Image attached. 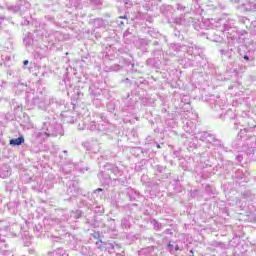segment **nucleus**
<instances>
[{"label":"nucleus","instance_id":"obj_22","mask_svg":"<svg viewBox=\"0 0 256 256\" xmlns=\"http://www.w3.org/2000/svg\"><path fill=\"white\" fill-rule=\"evenodd\" d=\"M15 9V7L14 6H10V7H8V11H13Z\"/></svg>","mask_w":256,"mask_h":256},{"label":"nucleus","instance_id":"obj_5","mask_svg":"<svg viewBox=\"0 0 256 256\" xmlns=\"http://www.w3.org/2000/svg\"><path fill=\"white\" fill-rule=\"evenodd\" d=\"M23 143H25V138L23 136H20L18 138H14L10 140V145H12V147H17L19 145H23Z\"/></svg>","mask_w":256,"mask_h":256},{"label":"nucleus","instance_id":"obj_34","mask_svg":"<svg viewBox=\"0 0 256 256\" xmlns=\"http://www.w3.org/2000/svg\"><path fill=\"white\" fill-rule=\"evenodd\" d=\"M56 239H57V240H56V242H59V240H60L61 238H59V237H56Z\"/></svg>","mask_w":256,"mask_h":256},{"label":"nucleus","instance_id":"obj_30","mask_svg":"<svg viewBox=\"0 0 256 256\" xmlns=\"http://www.w3.org/2000/svg\"><path fill=\"white\" fill-rule=\"evenodd\" d=\"M0 87H3V80H0Z\"/></svg>","mask_w":256,"mask_h":256},{"label":"nucleus","instance_id":"obj_42","mask_svg":"<svg viewBox=\"0 0 256 256\" xmlns=\"http://www.w3.org/2000/svg\"><path fill=\"white\" fill-rule=\"evenodd\" d=\"M64 153H67V150H64Z\"/></svg>","mask_w":256,"mask_h":256},{"label":"nucleus","instance_id":"obj_31","mask_svg":"<svg viewBox=\"0 0 256 256\" xmlns=\"http://www.w3.org/2000/svg\"><path fill=\"white\" fill-rule=\"evenodd\" d=\"M24 43H26V47H27V45H29V42H27V40H24Z\"/></svg>","mask_w":256,"mask_h":256},{"label":"nucleus","instance_id":"obj_26","mask_svg":"<svg viewBox=\"0 0 256 256\" xmlns=\"http://www.w3.org/2000/svg\"><path fill=\"white\" fill-rule=\"evenodd\" d=\"M129 5H131V2H125L126 7H129Z\"/></svg>","mask_w":256,"mask_h":256},{"label":"nucleus","instance_id":"obj_21","mask_svg":"<svg viewBox=\"0 0 256 256\" xmlns=\"http://www.w3.org/2000/svg\"><path fill=\"white\" fill-rule=\"evenodd\" d=\"M243 59H245V61H250V59H249V56H248V55H244V56H243Z\"/></svg>","mask_w":256,"mask_h":256},{"label":"nucleus","instance_id":"obj_10","mask_svg":"<svg viewBox=\"0 0 256 256\" xmlns=\"http://www.w3.org/2000/svg\"><path fill=\"white\" fill-rule=\"evenodd\" d=\"M66 123H75V117L73 116V112H68L65 116Z\"/></svg>","mask_w":256,"mask_h":256},{"label":"nucleus","instance_id":"obj_36","mask_svg":"<svg viewBox=\"0 0 256 256\" xmlns=\"http://www.w3.org/2000/svg\"><path fill=\"white\" fill-rule=\"evenodd\" d=\"M190 253H191V255H190V256H193V250H190Z\"/></svg>","mask_w":256,"mask_h":256},{"label":"nucleus","instance_id":"obj_7","mask_svg":"<svg viewBox=\"0 0 256 256\" xmlns=\"http://www.w3.org/2000/svg\"><path fill=\"white\" fill-rule=\"evenodd\" d=\"M207 143H214V145H218V147H221V140L217 139L215 135L209 133L208 134V139L206 140Z\"/></svg>","mask_w":256,"mask_h":256},{"label":"nucleus","instance_id":"obj_37","mask_svg":"<svg viewBox=\"0 0 256 256\" xmlns=\"http://www.w3.org/2000/svg\"><path fill=\"white\" fill-rule=\"evenodd\" d=\"M220 147H222V149H225V146H223V144H221V146Z\"/></svg>","mask_w":256,"mask_h":256},{"label":"nucleus","instance_id":"obj_11","mask_svg":"<svg viewBox=\"0 0 256 256\" xmlns=\"http://www.w3.org/2000/svg\"><path fill=\"white\" fill-rule=\"evenodd\" d=\"M34 105H38L39 109H45V102L40 101L39 98H34Z\"/></svg>","mask_w":256,"mask_h":256},{"label":"nucleus","instance_id":"obj_15","mask_svg":"<svg viewBox=\"0 0 256 256\" xmlns=\"http://www.w3.org/2000/svg\"><path fill=\"white\" fill-rule=\"evenodd\" d=\"M110 71H121V66L118 64H115L110 67Z\"/></svg>","mask_w":256,"mask_h":256},{"label":"nucleus","instance_id":"obj_18","mask_svg":"<svg viewBox=\"0 0 256 256\" xmlns=\"http://www.w3.org/2000/svg\"><path fill=\"white\" fill-rule=\"evenodd\" d=\"M39 229H41V227L35 226V228H34V231L38 235V237H39V235H41Z\"/></svg>","mask_w":256,"mask_h":256},{"label":"nucleus","instance_id":"obj_13","mask_svg":"<svg viewBox=\"0 0 256 256\" xmlns=\"http://www.w3.org/2000/svg\"><path fill=\"white\" fill-rule=\"evenodd\" d=\"M151 224L153 225L155 231H160L161 223H159L157 220H152Z\"/></svg>","mask_w":256,"mask_h":256},{"label":"nucleus","instance_id":"obj_2","mask_svg":"<svg viewBox=\"0 0 256 256\" xmlns=\"http://www.w3.org/2000/svg\"><path fill=\"white\" fill-rule=\"evenodd\" d=\"M67 193L71 195V197H75L77 193H79V183L77 181H70Z\"/></svg>","mask_w":256,"mask_h":256},{"label":"nucleus","instance_id":"obj_25","mask_svg":"<svg viewBox=\"0 0 256 256\" xmlns=\"http://www.w3.org/2000/svg\"><path fill=\"white\" fill-rule=\"evenodd\" d=\"M23 65H29V60H25V61L23 62Z\"/></svg>","mask_w":256,"mask_h":256},{"label":"nucleus","instance_id":"obj_27","mask_svg":"<svg viewBox=\"0 0 256 256\" xmlns=\"http://www.w3.org/2000/svg\"><path fill=\"white\" fill-rule=\"evenodd\" d=\"M156 146H157L158 149H161V144L156 143Z\"/></svg>","mask_w":256,"mask_h":256},{"label":"nucleus","instance_id":"obj_40","mask_svg":"<svg viewBox=\"0 0 256 256\" xmlns=\"http://www.w3.org/2000/svg\"><path fill=\"white\" fill-rule=\"evenodd\" d=\"M101 175L103 176V175H105V173L102 172Z\"/></svg>","mask_w":256,"mask_h":256},{"label":"nucleus","instance_id":"obj_29","mask_svg":"<svg viewBox=\"0 0 256 256\" xmlns=\"http://www.w3.org/2000/svg\"><path fill=\"white\" fill-rule=\"evenodd\" d=\"M180 23H185V18H181Z\"/></svg>","mask_w":256,"mask_h":256},{"label":"nucleus","instance_id":"obj_28","mask_svg":"<svg viewBox=\"0 0 256 256\" xmlns=\"http://www.w3.org/2000/svg\"><path fill=\"white\" fill-rule=\"evenodd\" d=\"M119 19H127V16H120Z\"/></svg>","mask_w":256,"mask_h":256},{"label":"nucleus","instance_id":"obj_6","mask_svg":"<svg viewBox=\"0 0 256 256\" xmlns=\"http://www.w3.org/2000/svg\"><path fill=\"white\" fill-rule=\"evenodd\" d=\"M49 256H69L63 248H58L48 253Z\"/></svg>","mask_w":256,"mask_h":256},{"label":"nucleus","instance_id":"obj_39","mask_svg":"<svg viewBox=\"0 0 256 256\" xmlns=\"http://www.w3.org/2000/svg\"><path fill=\"white\" fill-rule=\"evenodd\" d=\"M195 29L199 30V28H197V26H195Z\"/></svg>","mask_w":256,"mask_h":256},{"label":"nucleus","instance_id":"obj_17","mask_svg":"<svg viewBox=\"0 0 256 256\" xmlns=\"http://www.w3.org/2000/svg\"><path fill=\"white\" fill-rule=\"evenodd\" d=\"M177 10L178 11H185V7L181 4H177Z\"/></svg>","mask_w":256,"mask_h":256},{"label":"nucleus","instance_id":"obj_32","mask_svg":"<svg viewBox=\"0 0 256 256\" xmlns=\"http://www.w3.org/2000/svg\"><path fill=\"white\" fill-rule=\"evenodd\" d=\"M154 45H159V41H155V42H154Z\"/></svg>","mask_w":256,"mask_h":256},{"label":"nucleus","instance_id":"obj_16","mask_svg":"<svg viewBox=\"0 0 256 256\" xmlns=\"http://www.w3.org/2000/svg\"><path fill=\"white\" fill-rule=\"evenodd\" d=\"M200 137L203 141H207L209 138V132H202Z\"/></svg>","mask_w":256,"mask_h":256},{"label":"nucleus","instance_id":"obj_1","mask_svg":"<svg viewBox=\"0 0 256 256\" xmlns=\"http://www.w3.org/2000/svg\"><path fill=\"white\" fill-rule=\"evenodd\" d=\"M42 129H46L44 132L45 137H57L61 135L62 127L59 124L49 126V123L44 122Z\"/></svg>","mask_w":256,"mask_h":256},{"label":"nucleus","instance_id":"obj_41","mask_svg":"<svg viewBox=\"0 0 256 256\" xmlns=\"http://www.w3.org/2000/svg\"><path fill=\"white\" fill-rule=\"evenodd\" d=\"M0 9H3V6H0Z\"/></svg>","mask_w":256,"mask_h":256},{"label":"nucleus","instance_id":"obj_43","mask_svg":"<svg viewBox=\"0 0 256 256\" xmlns=\"http://www.w3.org/2000/svg\"><path fill=\"white\" fill-rule=\"evenodd\" d=\"M117 1H121V0H117Z\"/></svg>","mask_w":256,"mask_h":256},{"label":"nucleus","instance_id":"obj_20","mask_svg":"<svg viewBox=\"0 0 256 256\" xmlns=\"http://www.w3.org/2000/svg\"><path fill=\"white\" fill-rule=\"evenodd\" d=\"M13 11H14V12L21 11V7L15 6Z\"/></svg>","mask_w":256,"mask_h":256},{"label":"nucleus","instance_id":"obj_9","mask_svg":"<svg viewBox=\"0 0 256 256\" xmlns=\"http://www.w3.org/2000/svg\"><path fill=\"white\" fill-rule=\"evenodd\" d=\"M246 11H256V3L255 2H248L244 4Z\"/></svg>","mask_w":256,"mask_h":256},{"label":"nucleus","instance_id":"obj_14","mask_svg":"<svg viewBox=\"0 0 256 256\" xmlns=\"http://www.w3.org/2000/svg\"><path fill=\"white\" fill-rule=\"evenodd\" d=\"M240 23H242L243 25H249L251 23V20H249V18L247 17H241L239 19Z\"/></svg>","mask_w":256,"mask_h":256},{"label":"nucleus","instance_id":"obj_3","mask_svg":"<svg viewBox=\"0 0 256 256\" xmlns=\"http://www.w3.org/2000/svg\"><path fill=\"white\" fill-rule=\"evenodd\" d=\"M11 176V167L7 164H3L0 168V179H7Z\"/></svg>","mask_w":256,"mask_h":256},{"label":"nucleus","instance_id":"obj_24","mask_svg":"<svg viewBox=\"0 0 256 256\" xmlns=\"http://www.w3.org/2000/svg\"><path fill=\"white\" fill-rule=\"evenodd\" d=\"M101 191H103V189L98 188V189H96V190L94 191V193L101 192Z\"/></svg>","mask_w":256,"mask_h":256},{"label":"nucleus","instance_id":"obj_23","mask_svg":"<svg viewBox=\"0 0 256 256\" xmlns=\"http://www.w3.org/2000/svg\"><path fill=\"white\" fill-rule=\"evenodd\" d=\"M220 53H221V55H225V54L227 53V51H225V50H220Z\"/></svg>","mask_w":256,"mask_h":256},{"label":"nucleus","instance_id":"obj_4","mask_svg":"<svg viewBox=\"0 0 256 256\" xmlns=\"http://www.w3.org/2000/svg\"><path fill=\"white\" fill-rule=\"evenodd\" d=\"M108 171L112 173L114 177H116L114 178L115 181L119 180V177L123 175V172H121V170H119L117 166H111V168H109Z\"/></svg>","mask_w":256,"mask_h":256},{"label":"nucleus","instance_id":"obj_12","mask_svg":"<svg viewBox=\"0 0 256 256\" xmlns=\"http://www.w3.org/2000/svg\"><path fill=\"white\" fill-rule=\"evenodd\" d=\"M88 129H90V131H101V128L99 126H97V122H91Z\"/></svg>","mask_w":256,"mask_h":256},{"label":"nucleus","instance_id":"obj_38","mask_svg":"<svg viewBox=\"0 0 256 256\" xmlns=\"http://www.w3.org/2000/svg\"><path fill=\"white\" fill-rule=\"evenodd\" d=\"M229 1L233 2V1H237V0H229Z\"/></svg>","mask_w":256,"mask_h":256},{"label":"nucleus","instance_id":"obj_8","mask_svg":"<svg viewBox=\"0 0 256 256\" xmlns=\"http://www.w3.org/2000/svg\"><path fill=\"white\" fill-rule=\"evenodd\" d=\"M93 27L99 29L100 27H105V20L103 18H96L92 21Z\"/></svg>","mask_w":256,"mask_h":256},{"label":"nucleus","instance_id":"obj_19","mask_svg":"<svg viewBox=\"0 0 256 256\" xmlns=\"http://www.w3.org/2000/svg\"><path fill=\"white\" fill-rule=\"evenodd\" d=\"M4 21H5V16H0V25H3Z\"/></svg>","mask_w":256,"mask_h":256},{"label":"nucleus","instance_id":"obj_33","mask_svg":"<svg viewBox=\"0 0 256 256\" xmlns=\"http://www.w3.org/2000/svg\"><path fill=\"white\" fill-rule=\"evenodd\" d=\"M175 250H176V251H179V246H176V247H175Z\"/></svg>","mask_w":256,"mask_h":256},{"label":"nucleus","instance_id":"obj_35","mask_svg":"<svg viewBox=\"0 0 256 256\" xmlns=\"http://www.w3.org/2000/svg\"><path fill=\"white\" fill-rule=\"evenodd\" d=\"M131 67H132V69H133V68L135 67V64L132 63V64H131Z\"/></svg>","mask_w":256,"mask_h":256}]
</instances>
